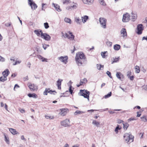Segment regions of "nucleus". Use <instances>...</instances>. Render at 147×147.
Masks as SVG:
<instances>
[{
  "label": "nucleus",
  "mask_w": 147,
  "mask_h": 147,
  "mask_svg": "<svg viewBox=\"0 0 147 147\" xmlns=\"http://www.w3.org/2000/svg\"><path fill=\"white\" fill-rule=\"evenodd\" d=\"M75 60L78 66L85 65L87 63V60L84 53L82 52L77 53Z\"/></svg>",
  "instance_id": "1"
},
{
  "label": "nucleus",
  "mask_w": 147,
  "mask_h": 147,
  "mask_svg": "<svg viewBox=\"0 0 147 147\" xmlns=\"http://www.w3.org/2000/svg\"><path fill=\"white\" fill-rule=\"evenodd\" d=\"M123 137L124 140L128 144H129L134 141V136L130 133H125Z\"/></svg>",
  "instance_id": "2"
},
{
  "label": "nucleus",
  "mask_w": 147,
  "mask_h": 147,
  "mask_svg": "<svg viewBox=\"0 0 147 147\" xmlns=\"http://www.w3.org/2000/svg\"><path fill=\"white\" fill-rule=\"evenodd\" d=\"M90 94L89 91L85 89L80 90V92L78 93L79 95L84 96V98H87L88 100Z\"/></svg>",
  "instance_id": "3"
},
{
  "label": "nucleus",
  "mask_w": 147,
  "mask_h": 147,
  "mask_svg": "<svg viewBox=\"0 0 147 147\" xmlns=\"http://www.w3.org/2000/svg\"><path fill=\"white\" fill-rule=\"evenodd\" d=\"M28 3L32 10H35L37 8V5L32 0H28Z\"/></svg>",
  "instance_id": "4"
},
{
  "label": "nucleus",
  "mask_w": 147,
  "mask_h": 147,
  "mask_svg": "<svg viewBox=\"0 0 147 147\" xmlns=\"http://www.w3.org/2000/svg\"><path fill=\"white\" fill-rule=\"evenodd\" d=\"M99 21L101 27L104 28H106V19L103 18H99Z\"/></svg>",
  "instance_id": "5"
},
{
  "label": "nucleus",
  "mask_w": 147,
  "mask_h": 147,
  "mask_svg": "<svg viewBox=\"0 0 147 147\" xmlns=\"http://www.w3.org/2000/svg\"><path fill=\"white\" fill-rule=\"evenodd\" d=\"M41 37L45 40L49 41L51 40V37L47 33H42L41 34Z\"/></svg>",
  "instance_id": "6"
},
{
  "label": "nucleus",
  "mask_w": 147,
  "mask_h": 147,
  "mask_svg": "<svg viewBox=\"0 0 147 147\" xmlns=\"http://www.w3.org/2000/svg\"><path fill=\"white\" fill-rule=\"evenodd\" d=\"M130 17L129 14L127 13H126L123 15L122 21L123 22H129L130 20Z\"/></svg>",
  "instance_id": "7"
},
{
  "label": "nucleus",
  "mask_w": 147,
  "mask_h": 147,
  "mask_svg": "<svg viewBox=\"0 0 147 147\" xmlns=\"http://www.w3.org/2000/svg\"><path fill=\"white\" fill-rule=\"evenodd\" d=\"M137 33L138 34H142L143 30V25L142 24H138L137 27Z\"/></svg>",
  "instance_id": "8"
},
{
  "label": "nucleus",
  "mask_w": 147,
  "mask_h": 147,
  "mask_svg": "<svg viewBox=\"0 0 147 147\" xmlns=\"http://www.w3.org/2000/svg\"><path fill=\"white\" fill-rule=\"evenodd\" d=\"M60 110L61 111V112L59 113V114L62 116L66 115L67 113L69 111V110L68 109L63 108L60 109Z\"/></svg>",
  "instance_id": "9"
},
{
  "label": "nucleus",
  "mask_w": 147,
  "mask_h": 147,
  "mask_svg": "<svg viewBox=\"0 0 147 147\" xmlns=\"http://www.w3.org/2000/svg\"><path fill=\"white\" fill-rule=\"evenodd\" d=\"M58 58L61 61L65 64H66L68 62V57L67 56H66L65 57L61 56L58 57Z\"/></svg>",
  "instance_id": "10"
},
{
  "label": "nucleus",
  "mask_w": 147,
  "mask_h": 147,
  "mask_svg": "<svg viewBox=\"0 0 147 147\" xmlns=\"http://www.w3.org/2000/svg\"><path fill=\"white\" fill-rule=\"evenodd\" d=\"M69 122V120L66 119L63 121H61L60 123L62 126L64 127H67L69 126L68 124Z\"/></svg>",
  "instance_id": "11"
},
{
  "label": "nucleus",
  "mask_w": 147,
  "mask_h": 147,
  "mask_svg": "<svg viewBox=\"0 0 147 147\" xmlns=\"http://www.w3.org/2000/svg\"><path fill=\"white\" fill-rule=\"evenodd\" d=\"M121 36L124 38L127 37V33L126 29L124 28H122L121 31Z\"/></svg>",
  "instance_id": "12"
},
{
  "label": "nucleus",
  "mask_w": 147,
  "mask_h": 147,
  "mask_svg": "<svg viewBox=\"0 0 147 147\" xmlns=\"http://www.w3.org/2000/svg\"><path fill=\"white\" fill-rule=\"evenodd\" d=\"M10 72L8 69H6L2 73V74L3 76V78L5 79V81L7 80V77L9 74Z\"/></svg>",
  "instance_id": "13"
},
{
  "label": "nucleus",
  "mask_w": 147,
  "mask_h": 147,
  "mask_svg": "<svg viewBox=\"0 0 147 147\" xmlns=\"http://www.w3.org/2000/svg\"><path fill=\"white\" fill-rule=\"evenodd\" d=\"M28 87L31 91H34L37 89V86L34 84L30 83L29 84Z\"/></svg>",
  "instance_id": "14"
},
{
  "label": "nucleus",
  "mask_w": 147,
  "mask_h": 147,
  "mask_svg": "<svg viewBox=\"0 0 147 147\" xmlns=\"http://www.w3.org/2000/svg\"><path fill=\"white\" fill-rule=\"evenodd\" d=\"M87 80L86 78H84V79H81L80 82V84H77V87H79L83 85V84H86L87 82Z\"/></svg>",
  "instance_id": "15"
},
{
  "label": "nucleus",
  "mask_w": 147,
  "mask_h": 147,
  "mask_svg": "<svg viewBox=\"0 0 147 147\" xmlns=\"http://www.w3.org/2000/svg\"><path fill=\"white\" fill-rule=\"evenodd\" d=\"M117 77L120 80H122V79H123L124 76L120 72H117L116 74Z\"/></svg>",
  "instance_id": "16"
},
{
  "label": "nucleus",
  "mask_w": 147,
  "mask_h": 147,
  "mask_svg": "<svg viewBox=\"0 0 147 147\" xmlns=\"http://www.w3.org/2000/svg\"><path fill=\"white\" fill-rule=\"evenodd\" d=\"M131 17L132 18H131V20L132 21H134L137 19V14H136V12H135L134 13L132 12L131 13Z\"/></svg>",
  "instance_id": "17"
},
{
  "label": "nucleus",
  "mask_w": 147,
  "mask_h": 147,
  "mask_svg": "<svg viewBox=\"0 0 147 147\" xmlns=\"http://www.w3.org/2000/svg\"><path fill=\"white\" fill-rule=\"evenodd\" d=\"M34 32L38 36H41V34L42 32V31L40 29L36 30L34 31Z\"/></svg>",
  "instance_id": "18"
},
{
  "label": "nucleus",
  "mask_w": 147,
  "mask_h": 147,
  "mask_svg": "<svg viewBox=\"0 0 147 147\" xmlns=\"http://www.w3.org/2000/svg\"><path fill=\"white\" fill-rule=\"evenodd\" d=\"M63 80L61 79H59V80L57 81V86L58 87V88L59 89H61V82L63 81Z\"/></svg>",
  "instance_id": "19"
},
{
  "label": "nucleus",
  "mask_w": 147,
  "mask_h": 147,
  "mask_svg": "<svg viewBox=\"0 0 147 147\" xmlns=\"http://www.w3.org/2000/svg\"><path fill=\"white\" fill-rule=\"evenodd\" d=\"M84 3L88 5L91 4L93 2V0H82Z\"/></svg>",
  "instance_id": "20"
},
{
  "label": "nucleus",
  "mask_w": 147,
  "mask_h": 147,
  "mask_svg": "<svg viewBox=\"0 0 147 147\" xmlns=\"http://www.w3.org/2000/svg\"><path fill=\"white\" fill-rule=\"evenodd\" d=\"M53 4L54 5V7L56 9L57 11L59 12L61 11V9L60 8V6L59 5L54 3H53Z\"/></svg>",
  "instance_id": "21"
},
{
  "label": "nucleus",
  "mask_w": 147,
  "mask_h": 147,
  "mask_svg": "<svg viewBox=\"0 0 147 147\" xmlns=\"http://www.w3.org/2000/svg\"><path fill=\"white\" fill-rule=\"evenodd\" d=\"M82 22L83 23H84L86 22V21L88 19V16L85 15L83 17H82Z\"/></svg>",
  "instance_id": "22"
},
{
  "label": "nucleus",
  "mask_w": 147,
  "mask_h": 147,
  "mask_svg": "<svg viewBox=\"0 0 147 147\" xmlns=\"http://www.w3.org/2000/svg\"><path fill=\"white\" fill-rule=\"evenodd\" d=\"M121 46L120 45L118 44H116L114 45L113 48L114 50L116 51H118L120 49Z\"/></svg>",
  "instance_id": "23"
},
{
  "label": "nucleus",
  "mask_w": 147,
  "mask_h": 147,
  "mask_svg": "<svg viewBox=\"0 0 147 147\" xmlns=\"http://www.w3.org/2000/svg\"><path fill=\"white\" fill-rule=\"evenodd\" d=\"M50 90L49 88H45V91L43 92V95H47L48 93L50 94Z\"/></svg>",
  "instance_id": "24"
},
{
  "label": "nucleus",
  "mask_w": 147,
  "mask_h": 147,
  "mask_svg": "<svg viewBox=\"0 0 147 147\" xmlns=\"http://www.w3.org/2000/svg\"><path fill=\"white\" fill-rule=\"evenodd\" d=\"M9 131L13 135H15L17 134V132L16 129L13 128H10L9 129Z\"/></svg>",
  "instance_id": "25"
},
{
  "label": "nucleus",
  "mask_w": 147,
  "mask_h": 147,
  "mask_svg": "<svg viewBox=\"0 0 147 147\" xmlns=\"http://www.w3.org/2000/svg\"><path fill=\"white\" fill-rule=\"evenodd\" d=\"M28 96L29 97H33L34 98H36L37 97V95L35 93H29L28 94Z\"/></svg>",
  "instance_id": "26"
},
{
  "label": "nucleus",
  "mask_w": 147,
  "mask_h": 147,
  "mask_svg": "<svg viewBox=\"0 0 147 147\" xmlns=\"http://www.w3.org/2000/svg\"><path fill=\"white\" fill-rule=\"evenodd\" d=\"M92 123L94 125H95L97 127H98L100 125V123L98 122H97L95 120H93L92 121Z\"/></svg>",
  "instance_id": "27"
},
{
  "label": "nucleus",
  "mask_w": 147,
  "mask_h": 147,
  "mask_svg": "<svg viewBox=\"0 0 147 147\" xmlns=\"http://www.w3.org/2000/svg\"><path fill=\"white\" fill-rule=\"evenodd\" d=\"M85 112L82 111H81L79 110H77L76 111V112L74 113V115H77L78 114H81L82 113H84Z\"/></svg>",
  "instance_id": "28"
},
{
  "label": "nucleus",
  "mask_w": 147,
  "mask_h": 147,
  "mask_svg": "<svg viewBox=\"0 0 147 147\" xmlns=\"http://www.w3.org/2000/svg\"><path fill=\"white\" fill-rule=\"evenodd\" d=\"M123 128L125 130H126L129 126V124L127 123H123Z\"/></svg>",
  "instance_id": "29"
},
{
  "label": "nucleus",
  "mask_w": 147,
  "mask_h": 147,
  "mask_svg": "<svg viewBox=\"0 0 147 147\" xmlns=\"http://www.w3.org/2000/svg\"><path fill=\"white\" fill-rule=\"evenodd\" d=\"M142 120L144 122L147 121V116L144 115L140 117Z\"/></svg>",
  "instance_id": "30"
},
{
  "label": "nucleus",
  "mask_w": 147,
  "mask_h": 147,
  "mask_svg": "<svg viewBox=\"0 0 147 147\" xmlns=\"http://www.w3.org/2000/svg\"><path fill=\"white\" fill-rule=\"evenodd\" d=\"M37 57L39 59H41L42 61H46L45 60H46V59H45L42 57L41 55H37Z\"/></svg>",
  "instance_id": "31"
},
{
  "label": "nucleus",
  "mask_w": 147,
  "mask_h": 147,
  "mask_svg": "<svg viewBox=\"0 0 147 147\" xmlns=\"http://www.w3.org/2000/svg\"><path fill=\"white\" fill-rule=\"evenodd\" d=\"M77 4L76 3H75L73 5H71L70 6H69L68 7H67L68 8L67 9L68 10L69 9H71V8H76L77 6Z\"/></svg>",
  "instance_id": "32"
},
{
  "label": "nucleus",
  "mask_w": 147,
  "mask_h": 147,
  "mask_svg": "<svg viewBox=\"0 0 147 147\" xmlns=\"http://www.w3.org/2000/svg\"><path fill=\"white\" fill-rule=\"evenodd\" d=\"M121 126H120L119 125H117V126L116 127L115 129V131L116 132V133H118V131L119 130H120L121 129Z\"/></svg>",
  "instance_id": "33"
},
{
  "label": "nucleus",
  "mask_w": 147,
  "mask_h": 147,
  "mask_svg": "<svg viewBox=\"0 0 147 147\" xmlns=\"http://www.w3.org/2000/svg\"><path fill=\"white\" fill-rule=\"evenodd\" d=\"M75 21L77 24H80L81 23V19H80L79 18H75Z\"/></svg>",
  "instance_id": "34"
},
{
  "label": "nucleus",
  "mask_w": 147,
  "mask_h": 147,
  "mask_svg": "<svg viewBox=\"0 0 147 147\" xmlns=\"http://www.w3.org/2000/svg\"><path fill=\"white\" fill-rule=\"evenodd\" d=\"M68 33H69V34H70L71 36V37L69 36V37L68 38H71L72 40H74V35L70 31H69L68 32Z\"/></svg>",
  "instance_id": "35"
},
{
  "label": "nucleus",
  "mask_w": 147,
  "mask_h": 147,
  "mask_svg": "<svg viewBox=\"0 0 147 147\" xmlns=\"http://www.w3.org/2000/svg\"><path fill=\"white\" fill-rule=\"evenodd\" d=\"M64 21L66 22L69 23V24H71V20L69 18H65L64 19Z\"/></svg>",
  "instance_id": "36"
},
{
  "label": "nucleus",
  "mask_w": 147,
  "mask_h": 147,
  "mask_svg": "<svg viewBox=\"0 0 147 147\" xmlns=\"http://www.w3.org/2000/svg\"><path fill=\"white\" fill-rule=\"evenodd\" d=\"M5 140L6 143L8 144H9V138H7L6 136L5 135Z\"/></svg>",
  "instance_id": "37"
},
{
  "label": "nucleus",
  "mask_w": 147,
  "mask_h": 147,
  "mask_svg": "<svg viewBox=\"0 0 147 147\" xmlns=\"http://www.w3.org/2000/svg\"><path fill=\"white\" fill-rule=\"evenodd\" d=\"M74 89L71 85H70L69 87V92L71 94H72L73 93V90L72 89Z\"/></svg>",
  "instance_id": "38"
},
{
  "label": "nucleus",
  "mask_w": 147,
  "mask_h": 147,
  "mask_svg": "<svg viewBox=\"0 0 147 147\" xmlns=\"http://www.w3.org/2000/svg\"><path fill=\"white\" fill-rule=\"evenodd\" d=\"M121 111V109H114L113 111H109V112L110 113V114H113V113H117L115 112L114 111Z\"/></svg>",
  "instance_id": "39"
},
{
  "label": "nucleus",
  "mask_w": 147,
  "mask_h": 147,
  "mask_svg": "<svg viewBox=\"0 0 147 147\" xmlns=\"http://www.w3.org/2000/svg\"><path fill=\"white\" fill-rule=\"evenodd\" d=\"M107 53V51H105L104 52H101V55L103 58H104L105 57V54Z\"/></svg>",
  "instance_id": "40"
},
{
  "label": "nucleus",
  "mask_w": 147,
  "mask_h": 147,
  "mask_svg": "<svg viewBox=\"0 0 147 147\" xmlns=\"http://www.w3.org/2000/svg\"><path fill=\"white\" fill-rule=\"evenodd\" d=\"M111 92H109L108 94L105 96L104 97L105 98H109L111 96Z\"/></svg>",
  "instance_id": "41"
},
{
  "label": "nucleus",
  "mask_w": 147,
  "mask_h": 147,
  "mask_svg": "<svg viewBox=\"0 0 147 147\" xmlns=\"http://www.w3.org/2000/svg\"><path fill=\"white\" fill-rule=\"evenodd\" d=\"M44 26L45 29H48L49 27V24L47 22H45L44 23Z\"/></svg>",
  "instance_id": "42"
},
{
  "label": "nucleus",
  "mask_w": 147,
  "mask_h": 147,
  "mask_svg": "<svg viewBox=\"0 0 147 147\" xmlns=\"http://www.w3.org/2000/svg\"><path fill=\"white\" fill-rule=\"evenodd\" d=\"M135 69H136V73H139V72H140V69L139 67L138 66H136Z\"/></svg>",
  "instance_id": "43"
},
{
  "label": "nucleus",
  "mask_w": 147,
  "mask_h": 147,
  "mask_svg": "<svg viewBox=\"0 0 147 147\" xmlns=\"http://www.w3.org/2000/svg\"><path fill=\"white\" fill-rule=\"evenodd\" d=\"M102 66L103 67V65H101L100 64H97V68L98 70H100L101 68L102 67Z\"/></svg>",
  "instance_id": "44"
},
{
  "label": "nucleus",
  "mask_w": 147,
  "mask_h": 147,
  "mask_svg": "<svg viewBox=\"0 0 147 147\" xmlns=\"http://www.w3.org/2000/svg\"><path fill=\"white\" fill-rule=\"evenodd\" d=\"M99 2L100 4L103 5H105L106 4L105 3L104 0H99Z\"/></svg>",
  "instance_id": "45"
},
{
  "label": "nucleus",
  "mask_w": 147,
  "mask_h": 147,
  "mask_svg": "<svg viewBox=\"0 0 147 147\" xmlns=\"http://www.w3.org/2000/svg\"><path fill=\"white\" fill-rule=\"evenodd\" d=\"M45 118L47 119H53L54 118V117L53 116H51L46 115L45 116Z\"/></svg>",
  "instance_id": "46"
},
{
  "label": "nucleus",
  "mask_w": 147,
  "mask_h": 147,
  "mask_svg": "<svg viewBox=\"0 0 147 147\" xmlns=\"http://www.w3.org/2000/svg\"><path fill=\"white\" fill-rule=\"evenodd\" d=\"M119 58H115V59H114V58H113L114 60L112 61V62L111 63H114L117 62L119 61Z\"/></svg>",
  "instance_id": "47"
},
{
  "label": "nucleus",
  "mask_w": 147,
  "mask_h": 147,
  "mask_svg": "<svg viewBox=\"0 0 147 147\" xmlns=\"http://www.w3.org/2000/svg\"><path fill=\"white\" fill-rule=\"evenodd\" d=\"M106 74L110 78H112V76L111 75V73L110 72L108 71H107Z\"/></svg>",
  "instance_id": "48"
},
{
  "label": "nucleus",
  "mask_w": 147,
  "mask_h": 147,
  "mask_svg": "<svg viewBox=\"0 0 147 147\" xmlns=\"http://www.w3.org/2000/svg\"><path fill=\"white\" fill-rule=\"evenodd\" d=\"M5 59L0 55V61L3 62L5 61Z\"/></svg>",
  "instance_id": "49"
},
{
  "label": "nucleus",
  "mask_w": 147,
  "mask_h": 147,
  "mask_svg": "<svg viewBox=\"0 0 147 147\" xmlns=\"http://www.w3.org/2000/svg\"><path fill=\"white\" fill-rule=\"evenodd\" d=\"M69 0H63V4H67L69 2Z\"/></svg>",
  "instance_id": "50"
},
{
  "label": "nucleus",
  "mask_w": 147,
  "mask_h": 147,
  "mask_svg": "<svg viewBox=\"0 0 147 147\" xmlns=\"http://www.w3.org/2000/svg\"><path fill=\"white\" fill-rule=\"evenodd\" d=\"M50 94H53L54 95H55V94L53 92H55V93H56L57 92H56L55 90L52 91V90H50Z\"/></svg>",
  "instance_id": "51"
},
{
  "label": "nucleus",
  "mask_w": 147,
  "mask_h": 147,
  "mask_svg": "<svg viewBox=\"0 0 147 147\" xmlns=\"http://www.w3.org/2000/svg\"><path fill=\"white\" fill-rule=\"evenodd\" d=\"M137 117H139L141 115V112H137Z\"/></svg>",
  "instance_id": "52"
},
{
  "label": "nucleus",
  "mask_w": 147,
  "mask_h": 147,
  "mask_svg": "<svg viewBox=\"0 0 147 147\" xmlns=\"http://www.w3.org/2000/svg\"><path fill=\"white\" fill-rule=\"evenodd\" d=\"M136 120V119H135L134 117H131V118H130L128 119V122H129L131 121H134V120Z\"/></svg>",
  "instance_id": "53"
},
{
  "label": "nucleus",
  "mask_w": 147,
  "mask_h": 147,
  "mask_svg": "<svg viewBox=\"0 0 147 147\" xmlns=\"http://www.w3.org/2000/svg\"><path fill=\"white\" fill-rule=\"evenodd\" d=\"M21 62L20 61H16L15 62V63L13 64V65H17L18 63L20 64L21 63Z\"/></svg>",
  "instance_id": "54"
},
{
  "label": "nucleus",
  "mask_w": 147,
  "mask_h": 147,
  "mask_svg": "<svg viewBox=\"0 0 147 147\" xmlns=\"http://www.w3.org/2000/svg\"><path fill=\"white\" fill-rule=\"evenodd\" d=\"M124 122V121L122 120H121V119H119L117 121V123H123Z\"/></svg>",
  "instance_id": "55"
},
{
  "label": "nucleus",
  "mask_w": 147,
  "mask_h": 147,
  "mask_svg": "<svg viewBox=\"0 0 147 147\" xmlns=\"http://www.w3.org/2000/svg\"><path fill=\"white\" fill-rule=\"evenodd\" d=\"M11 23L10 22V23H7L5 24V25L6 26L9 27V26H11Z\"/></svg>",
  "instance_id": "56"
},
{
  "label": "nucleus",
  "mask_w": 147,
  "mask_h": 147,
  "mask_svg": "<svg viewBox=\"0 0 147 147\" xmlns=\"http://www.w3.org/2000/svg\"><path fill=\"white\" fill-rule=\"evenodd\" d=\"M131 75V72L130 71H128L127 72V76L129 77V76H130Z\"/></svg>",
  "instance_id": "57"
},
{
  "label": "nucleus",
  "mask_w": 147,
  "mask_h": 147,
  "mask_svg": "<svg viewBox=\"0 0 147 147\" xmlns=\"http://www.w3.org/2000/svg\"><path fill=\"white\" fill-rule=\"evenodd\" d=\"M31 65V63L30 62H28L27 66L29 68H30Z\"/></svg>",
  "instance_id": "58"
},
{
  "label": "nucleus",
  "mask_w": 147,
  "mask_h": 147,
  "mask_svg": "<svg viewBox=\"0 0 147 147\" xmlns=\"http://www.w3.org/2000/svg\"><path fill=\"white\" fill-rule=\"evenodd\" d=\"M28 80V76H26L24 78V81H26V80Z\"/></svg>",
  "instance_id": "59"
},
{
  "label": "nucleus",
  "mask_w": 147,
  "mask_h": 147,
  "mask_svg": "<svg viewBox=\"0 0 147 147\" xmlns=\"http://www.w3.org/2000/svg\"><path fill=\"white\" fill-rule=\"evenodd\" d=\"M36 55V53L34 52L33 53H32V55H31V56H32L33 57H35Z\"/></svg>",
  "instance_id": "60"
},
{
  "label": "nucleus",
  "mask_w": 147,
  "mask_h": 147,
  "mask_svg": "<svg viewBox=\"0 0 147 147\" xmlns=\"http://www.w3.org/2000/svg\"><path fill=\"white\" fill-rule=\"evenodd\" d=\"M131 80H133L134 78V76H130L129 77Z\"/></svg>",
  "instance_id": "61"
},
{
  "label": "nucleus",
  "mask_w": 147,
  "mask_h": 147,
  "mask_svg": "<svg viewBox=\"0 0 147 147\" xmlns=\"http://www.w3.org/2000/svg\"><path fill=\"white\" fill-rule=\"evenodd\" d=\"M146 40L147 41V36H144L142 37V40Z\"/></svg>",
  "instance_id": "62"
},
{
  "label": "nucleus",
  "mask_w": 147,
  "mask_h": 147,
  "mask_svg": "<svg viewBox=\"0 0 147 147\" xmlns=\"http://www.w3.org/2000/svg\"><path fill=\"white\" fill-rule=\"evenodd\" d=\"M7 105L6 104H5V109L7 111H8L7 109Z\"/></svg>",
  "instance_id": "63"
},
{
  "label": "nucleus",
  "mask_w": 147,
  "mask_h": 147,
  "mask_svg": "<svg viewBox=\"0 0 147 147\" xmlns=\"http://www.w3.org/2000/svg\"><path fill=\"white\" fill-rule=\"evenodd\" d=\"M21 139L22 140H24V141L26 140V139L24 138V136H22L21 137Z\"/></svg>",
  "instance_id": "64"
}]
</instances>
